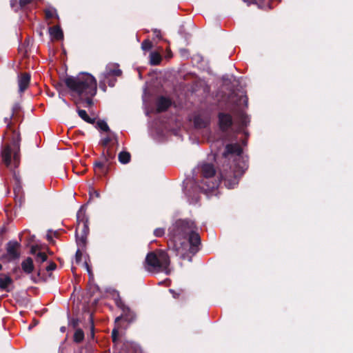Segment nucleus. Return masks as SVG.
Here are the masks:
<instances>
[{"mask_svg":"<svg viewBox=\"0 0 353 353\" xmlns=\"http://www.w3.org/2000/svg\"><path fill=\"white\" fill-rule=\"evenodd\" d=\"M118 159L121 163L127 164L130 161L131 155L128 152L122 151L119 154Z\"/></svg>","mask_w":353,"mask_h":353,"instance_id":"412c9836","label":"nucleus"},{"mask_svg":"<svg viewBox=\"0 0 353 353\" xmlns=\"http://www.w3.org/2000/svg\"><path fill=\"white\" fill-rule=\"evenodd\" d=\"M245 2H248V3H254L255 2L256 0H243Z\"/></svg>","mask_w":353,"mask_h":353,"instance_id":"a18cd8bd","label":"nucleus"},{"mask_svg":"<svg viewBox=\"0 0 353 353\" xmlns=\"http://www.w3.org/2000/svg\"><path fill=\"white\" fill-rule=\"evenodd\" d=\"M199 120H200V119H199V118H196V119H195V120H194V123H195V125H196V126H199V127H201V125H200V123H199Z\"/></svg>","mask_w":353,"mask_h":353,"instance_id":"37998d69","label":"nucleus"},{"mask_svg":"<svg viewBox=\"0 0 353 353\" xmlns=\"http://www.w3.org/2000/svg\"><path fill=\"white\" fill-rule=\"evenodd\" d=\"M64 82L70 91L77 93L81 98H85L87 107L93 105L92 97L97 94V84L92 75L82 73L77 77L70 76L65 79Z\"/></svg>","mask_w":353,"mask_h":353,"instance_id":"20e7f679","label":"nucleus"},{"mask_svg":"<svg viewBox=\"0 0 353 353\" xmlns=\"http://www.w3.org/2000/svg\"><path fill=\"white\" fill-rule=\"evenodd\" d=\"M170 292L172 294L174 298L178 299L183 292V291L180 290L179 292H176L174 290L170 289Z\"/></svg>","mask_w":353,"mask_h":353,"instance_id":"e433bc0d","label":"nucleus"},{"mask_svg":"<svg viewBox=\"0 0 353 353\" xmlns=\"http://www.w3.org/2000/svg\"><path fill=\"white\" fill-rule=\"evenodd\" d=\"M36 262L37 263H39V270H38V272H37V274L38 276H40L41 274V264L46 261L47 259H48V256L46 255V253L44 252H39L37 254V256H36Z\"/></svg>","mask_w":353,"mask_h":353,"instance_id":"a211bd4d","label":"nucleus"},{"mask_svg":"<svg viewBox=\"0 0 353 353\" xmlns=\"http://www.w3.org/2000/svg\"><path fill=\"white\" fill-rule=\"evenodd\" d=\"M90 320L91 321H92V317H90ZM92 327H91V334H90V336L92 338H94V325H93V322H92Z\"/></svg>","mask_w":353,"mask_h":353,"instance_id":"79ce46f5","label":"nucleus"},{"mask_svg":"<svg viewBox=\"0 0 353 353\" xmlns=\"http://www.w3.org/2000/svg\"><path fill=\"white\" fill-rule=\"evenodd\" d=\"M164 233H165L164 229L163 228H157L154 231V236H156L157 237L162 236L164 234Z\"/></svg>","mask_w":353,"mask_h":353,"instance_id":"f704fd0d","label":"nucleus"},{"mask_svg":"<svg viewBox=\"0 0 353 353\" xmlns=\"http://www.w3.org/2000/svg\"><path fill=\"white\" fill-rule=\"evenodd\" d=\"M97 127L103 132H110V129L107 123L103 120H99L97 123Z\"/></svg>","mask_w":353,"mask_h":353,"instance_id":"393cba45","label":"nucleus"},{"mask_svg":"<svg viewBox=\"0 0 353 353\" xmlns=\"http://www.w3.org/2000/svg\"><path fill=\"white\" fill-rule=\"evenodd\" d=\"M194 222L188 219H177L168 230L169 249L185 259L199 250L201 237Z\"/></svg>","mask_w":353,"mask_h":353,"instance_id":"f03ea898","label":"nucleus"},{"mask_svg":"<svg viewBox=\"0 0 353 353\" xmlns=\"http://www.w3.org/2000/svg\"><path fill=\"white\" fill-rule=\"evenodd\" d=\"M239 125L241 130L243 129L245 127H246L249 123L250 122V118L247 114H245L243 112H241L239 114Z\"/></svg>","mask_w":353,"mask_h":353,"instance_id":"4be33fe9","label":"nucleus"},{"mask_svg":"<svg viewBox=\"0 0 353 353\" xmlns=\"http://www.w3.org/2000/svg\"><path fill=\"white\" fill-rule=\"evenodd\" d=\"M17 269H18V268H15L13 270V271H14V272H15V271H17Z\"/></svg>","mask_w":353,"mask_h":353,"instance_id":"8fccbe9b","label":"nucleus"},{"mask_svg":"<svg viewBox=\"0 0 353 353\" xmlns=\"http://www.w3.org/2000/svg\"><path fill=\"white\" fill-rule=\"evenodd\" d=\"M21 107L19 103H15L12 108V114L10 117L5 118L8 128L11 130V137L8 143L2 146L1 155L2 161L7 168H10L13 158L14 168L19 166L20 163V142L21 140L20 133L12 129V120L19 121L21 118Z\"/></svg>","mask_w":353,"mask_h":353,"instance_id":"7ed1b4c3","label":"nucleus"},{"mask_svg":"<svg viewBox=\"0 0 353 353\" xmlns=\"http://www.w3.org/2000/svg\"><path fill=\"white\" fill-rule=\"evenodd\" d=\"M34 0H18L21 10L30 4Z\"/></svg>","mask_w":353,"mask_h":353,"instance_id":"473e14b6","label":"nucleus"},{"mask_svg":"<svg viewBox=\"0 0 353 353\" xmlns=\"http://www.w3.org/2000/svg\"><path fill=\"white\" fill-rule=\"evenodd\" d=\"M21 244L16 241H10L6 243V253L3 256V258L6 259L8 261L17 260L20 258Z\"/></svg>","mask_w":353,"mask_h":353,"instance_id":"0eeeda50","label":"nucleus"},{"mask_svg":"<svg viewBox=\"0 0 353 353\" xmlns=\"http://www.w3.org/2000/svg\"><path fill=\"white\" fill-rule=\"evenodd\" d=\"M49 33L52 39L60 41L63 39V32L59 26H54L49 28Z\"/></svg>","mask_w":353,"mask_h":353,"instance_id":"2eb2a0df","label":"nucleus"},{"mask_svg":"<svg viewBox=\"0 0 353 353\" xmlns=\"http://www.w3.org/2000/svg\"><path fill=\"white\" fill-rule=\"evenodd\" d=\"M114 139L117 141V135H114Z\"/></svg>","mask_w":353,"mask_h":353,"instance_id":"de8ad7c7","label":"nucleus"},{"mask_svg":"<svg viewBox=\"0 0 353 353\" xmlns=\"http://www.w3.org/2000/svg\"><path fill=\"white\" fill-rule=\"evenodd\" d=\"M87 236L88 235H83L79 234V229H76L75 237L76 242L79 248L84 249L87 244Z\"/></svg>","mask_w":353,"mask_h":353,"instance_id":"f3484780","label":"nucleus"},{"mask_svg":"<svg viewBox=\"0 0 353 353\" xmlns=\"http://www.w3.org/2000/svg\"><path fill=\"white\" fill-rule=\"evenodd\" d=\"M152 47V43L149 39L144 40L141 43V48L144 51L150 50Z\"/></svg>","mask_w":353,"mask_h":353,"instance_id":"a878e982","label":"nucleus"},{"mask_svg":"<svg viewBox=\"0 0 353 353\" xmlns=\"http://www.w3.org/2000/svg\"><path fill=\"white\" fill-rule=\"evenodd\" d=\"M57 268V264L53 261H50L48 265L45 269L47 272L54 270Z\"/></svg>","mask_w":353,"mask_h":353,"instance_id":"72a5a7b5","label":"nucleus"},{"mask_svg":"<svg viewBox=\"0 0 353 353\" xmlns=\"http://www.w3.org/2000/svg\"><path fill=\"white\" fill-rule=\"evenodd\" d=\"M48 239L49 241H52V237H51V236H50L49 235H48Z\"/></svg>","mask_w":353,"mask_h":353,"instance_id":"49530a36","label":"nucleus"},{"mask_svg":"<svg viewBox=\"0 0 353 353\" xmlns=\"http://www.w3.org/2000/svg\"><path fill=\"white\" fill-rule=\"evenodd\" d=\"M172 105L170 99L161 96L157 101V112H163L166 111Z\"/></svg>","mask_w":353,"mask_h":353,"instance_id":"9b49d317","label":"nucleus"},{"mask_svg":"<svg viewBox=\"0 0 353 353\" xmlns=\"http://www.w3.org/2000/svg\"><path fill=\"white\" fill-rule=\"evenodd\" d=\"M115 158V153L112 151L110 148L106 150H103L99 157V159L96 160L93 163V168L95 174L99 176L106 175L112 163V161Z\"/></svg>","mask_w":353,"mask_h":353,"instance_id":"423d86ee","label":"nucleus"},{"mask_svg":"<svg viewBox=\"0 0 353 353\" xmlns=\"http://www.w3.org/2000/svg\"><path fill=\"white\" fill-rule=\"evenodd\" d=\"M78 114L83 121L88 123L94 124L95 122V119L90 118L84 110H78Z\"/></svg>","mask_w":353,"mask_h":353,"instance_id":"5701e85b","label":"nucleus"},{"mask_svg":"<svg viewBox=\"0 0 353 353\" xmlns=\"http://www.w3.org/2000/svg\"><path fill=\"white\" fill-rule=\"evenodd\" d=\"M95 196L97 198H99L100 196V194L97 190H93L92 193H90V197Z\"/></svg>","mask_w":353,"mask_h":353,"instance_id":"a19ab883","label":"nucleus"},{"mask_svg":"<svg viewBox=\"0 0 353 353\" xmlns=\"http://www.w3.org/2000/svg\"><path fill=\"white\" fill-rule=\"evenodd\" d=\"M111 141H112V138L108 136L101 140L100 144L103 147L105 148L108 145V144L111 142Z\"/></svg>","mask_w":353,"mask_h":353,"instance_id":"7c9ffc66","label":"nucleus"},{"mask_svg":"<svg viewBox=\"0 0 353 353\" xmlns=\"http://www.w3.org/2000/svg\"><path fill=\"white\" fill-rule=\"evenodd\" d=\"M119 307L121 308L123 312L121 316L115 319L116 323L121 319H123L128 323H132L135 319V314L128 306L121 303L119 305Z\"/></svg>","mask_w":353,"mask_h":353,"instance_id":"1a4fd4ad","label":"nucleus"},{"mask_svg":"<svg viewBox=\"0 0 353 353\" xmlns=\"http://www.w3.org/2000/svg\"><path fill=\"white\" fill-rule=\"evenodd\" d=\"M90 229L88 226V223H83L81 225V228L79 229V234L83 235H88L89 234Z\"/></svg>","mask_w":353,"mask_h":353,"instance_id":"bb28decb","label":"nucleus"},{"mask_svg":"<svg viewBox=\"0 0 353 353\" xmlns=\"http://www.w3.org/2000/svg\"><path fill=\"white\" fill-rule=\"evenodd\" d=\"M2 268H3V266H2V265L0 263V270H2Z\"/></svg>","mask_w":353,"mask_h":353,"instance_id":"09e8293b","label":"nucleus"},{"mask_svg":"<svg viewBox=\"0 0 353 353\" xmlns=\"http://www.w3.org/2000/svg\"><path fill=\"white\" fill-rule=\"evenodd\" d=\"M30 74L27 72H24L21 74L18 81L19 92H23L28 88L30 82Z\"/></svg>","mask_w":353,"mask_h":353,"instance_id":"f8f14e48","label":"nucleus"},{"mask_svg":"<svg viewBox=\"0 0 353 353\" xmlns=\"http://www.w3.org/2000/svg\"><path fill=\"white\" fill-rule=\"evenodd\" d=\"M106 79H104L102 75L100 77V81H99V88L103 91L105 92L107 87L105 85Z\"/></svg>","mask_w":353,"mask_h":353,"instance_id":"2f4dec72","label":"nucleus"},{"mask_svg":"<svg viewBox=\"0 0 353 353\" xmlns=\"http://www.w3.org/2000/svg\"><path fill=\"white\" fill-rule=\"evenodd\" d=\"M21 269L26 274H30L33 272L34 270V265L33 259L31 257H27L21 262Z\"/></svg>","mask_w":353,"mask_h":353,"instance_id":"ddd939ff","label":"nucleus"},{"mask_svg":"<svg viewBox=\"0 0 353 353\" xmlns=\"http://www.w3.org/2000/svg\"><path fill=\"white\" fill-rule=\"evenodd\" d=\"M85 264L88 272H89V274H92V272H91V270H90V268L88 264L86 262L85 263Z\"/></svg>","mask_w":353,"mask_h":353,"instance_id":"c03bdc74","label":"nucleus"},{"mask_svg":"<svg viewBox=\"0 0 353 353\" xmlns=\"http://www.w3.org/2000/svg\"><path fill=\"white\" fill-rule=\"evenodd\" d=\"M77 225L76 229H80L81 224L88 223V218L85 214V210L83 207H81L77 213Z\"/></svg>","mask_w":353,"mask_h":353,"instance_id":"4468645a","label":"nucleus"},{"mask_svg":"<svg viewBox=\"0 0 353 353\" xmlns=\"http://www.w3.org/2000/svg\"><path fill=\"white\" fill-rule=\"evenodd\" d=\"M12 283V279L8 275L0 274V289L9 292L8 286Z\"/></svg>","mask_w":353,"mask_h":353,"instance_id":"dca6fc26","label":"nucleus"},{"mask_svg":"<svg viewBox=\"0 0 353 353\" xmlns=\"http://www.w3.org/2000/svg\"><path fill=\"white\" fill-rule=\"evenodd\" d=\"M106 81H108V85L110 86V87H113L114 85V83L116 82V79H106Z\"/></svg>","mask_w":353,"mask_h":353,"instance_id":"ea45409f","label":"nucleus"},{"mask_svg":"<svg viewBox=\"0 0 353 353\" xmlns=\"http://www.w3.org/2000/svg\"><path fill=\"white\" fill-rule=\"evenodd\" d=\"M45 18L46 20H49L53 18L59 19V15L57 11L54 8H48L44 10Z\"/></svg>","mask_w":353,"mask_h":353,"instance_id":"aec40b11","label":"nucleus"},{"mask_svg":"<svg viewBox=\"0 0 353 353\" xmlns=\"http://www.w3.org/2000/svg\"><path fill=\"white\" fill-rule=\"evenodd\" d=\"M83 339H84V332H83V330H81V328L77 329L74 334V336H73L74 341L77 343H79L82 342L83 341Z\"/></svg>","mask_w":353,"mask_h":353,"instance_id":"b1692460","label":"nucleus"},{"mask_svg":"<svg viewBox=\"0 0 353 353\" xmlns=\"http://www.w3.org/2000/svg\"><path fill=\"white\" fill-rule=\"evenodd\" d=\"M145 263L150 271H166L170 265V260L166 251L158 250L156 252H149L146 255Z\"/></svg>","mask_w":353,"mask_h":353,"instance_id":"39448f33","label":"nucleus"},{"mask_svg":"<svg viewBox=\"0 0 353 353\" xmlns=\"http://www.w3.org/2000/svg\"><path fill=\"white\" fill-rule=\"evenodd\" d=\"M243 149L238 143L227 144L221 154L219 165L218 179H213L216 169L212 163H203L199 167L202 177L201 188L204 191H212L223 182L228 189L234 188L241 177L248 168L246 160L242 157Z\"/></svg>","mask_w":353,"mask_h":353,"instance_id":"f257e3e1","label":"nucleus"},{"mask_svg":"<svg viewBox=\"0 0 353 353\" xmlns=\"http://www.w3.org/2000/svg\"><path fill=\"white\" fill-rule=\"evenodd\" d=\"M153 34H154V37L158 38L159 39H161V31L159 30L154 29L153 30Z\"/></svg>","mask_w":353,"mask_h":353,"instance_id":"58836bf2","label":"nucleus"},{"mask_svg":"<svg viewBox=\"0 0 353 353\" xmlns=\"http://www.w3.org/2000/svg\"><path fill=\"white\" fill-rule=\"evenodd\" d=\"M39 249V247L37 245H32L30 248V254H34L35 256H37V254L38 252H37V250Z\"/></svg>","mask_w":353,"mask_h":353,"instance_id":"4c0bfd02","label":"nucleus"},{"mask_svg":"<svg viewBox=\"0 0 353 353\" xmlns=\"http://www.w3.org/2000/svg\"><path fill=\"white\" fill-rule=\"evenodd\" d=\"M219 126L222 132H227L233 125L232 117L229 113L218 114Z\"/></svg>","mask_w":353,"mask_h":353,"instance_id":"6e6552de","label":"nucleus"},{"mask_svg":"<svg viewBox=\"0 0 353 353\" xmlns=\"http://www.w3.org/2000/svg\"><path fill=\"white\" fill-rule=\"evenodd\" d=\"M69 325L72 326L74 329H78L77 327L79 325V320L78 319H72L70 320Z\"/></svg>","mask_w":353,"mask_h":353,"instance_id":"c9c22d12","label":"nucleus"},{"mask_svg":"<svg viewBox=\"0 0 353 353\" xmlns=\"http://www.w3.org/2000/svg\"><path fill=\"white\" fill-rule=\"evenodd\" d=\"M112 342L116 343L118 341L119 337V330L117 327H114L112 331Z\"/></svg>","mask_w":353,"mask_h":353,"instance_id":"c85d7f7f","label":"nucleus"},{"mask_svg":"<svg viewBox=\"0 0 353 353\" xmlns=\"http://www.w3.org/2000/svg\"><path fill=\"white\" fill-rule=\"evenodd\" d=\"M162 61L161 55L157 52H152L150 54V63L151 65H158Z\"/></svg>","mask_w":353,"mask_h":353,"instance_id":"6ab92c4d","label":"nucleus"},{"mask_svg":"<svg viewBox=\"0 0 353 353\" xmlns=\"http://www.w3.org/2000/svg\"><path fill=\"white\" fill-rule=\"evenodd\" d=\"M122 71L119 68L118 64H108L105 72L101 74L104 79H108L111 77H120Z\"/></svg>","mask_w":353,"mask_h":353,"instance_id":"9d476101","label":"nucleus"},{"mask_svg":"<svg viewBox=\"0 0 353 353\" xmlns=\"http://www.w3.org/2000/svg\"><path fill=\"white\" fill-rule=\"evenodd\" d=\"M10 6L16 12L21 10L18 0H10Z\"/></svg>","mask_w":353,"mask_h":353,"instance_id":"cd10ccee","label":"nucleus"},{"mask_svg":"<svg viewBox=\"0 0 353 353\" xmlns=\"http://www.w3.org/2000/svg\"><path fill=\"white\" fill-rule=\"evenodd\" d=\"M83 249H81L80 248H79L76 252V254H75V260H76V263H79L81 261V257H82V250Z\"/></svg>","mask_w":353,"mask_h":353,"instance_id":"c756f323","label":"nucleus"}]
</instances>
